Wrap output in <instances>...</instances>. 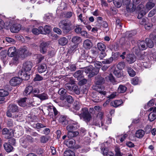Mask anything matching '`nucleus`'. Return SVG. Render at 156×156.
Wrapping results in <instances>:
<instances>
[{
	"instance_id": "nucleus-1",
	"label": "nucleus",
	"mask_w": 156,
	"mask_h": 156,
	"mask_svg": "<svg viewBox=\"0 0 156 156\" xmlns=\"http://www.w3.org/2000/svg\"><path fill=\"white\" fill-rule=\"evenodd\" d=\"M33 64L30 61H27L23 63L22 70L18 73V75L23 80H27L30 78V71Z\"/></svg>"
},
{
	"instance_id": "nucleus-2",
	"label": "nucleus",
	"mask_w": 156,
	"mask_h": 156,
	"mask_svg": "<svg viewBox=\"0 0 156 156\" xmlns=\"http://www.w3.org/2000/svg\"><path fill=\"white\" fill-rule=\"evenodd\" d=\"M79 115L80 119H82L83 120L87 123L89 122L92 119L91 115L87 108H82Z\"/></svg>"
},
{
	"instance_id": "nucleus-3",
	"label": "nucleus",
	"mask_w": 156,
	"mask_h": 156,
	"mask_svg": "<svg viewBox=\"0 0 156 156\" xmlns=\"http://www.w3.org/2000/svg\"><path fill=\"white\" fill-rule=\"evenodd\" d=\"M59 27L62 29L63 33L66 34L69 33L71 30L70 23H68L65 20L61 21L59 23Z\"/></svg>"
},
{
	"instance_id": "nucleus-4",
	"label": "nucleus",
	"mask_w": 156,
	"mask_h": 156,
	"mask_svg": "<svg viewBox=\"0 0 156 156\" xmlns=\"http://www.w3.org/2000/svg\"><path fill=\"white\" fill-rule=\"evenodd\" d=\"M99 72L98 68H94L91 66L86 67L85 70V73L87 74H89L88 76L90 78L97 74Z\"/></svg>"
},
{
	"instance_id": "nucleus-5",
	"label": "nucleus",
	"mask_w": 156,
	"mask_h": 156,
	"mask_svg": "<svg viewBox=\"0 0 156 156\" xmlns=\"http://www.w3.org/2000/svg\"><path fill=\"white\" fill-rule=\"evenodd\" d=\"M92 88L93 90L97 91V92H98L97 94L98 96L101 95L102 97H103L106 94V92L104 91L105 87L103 86L95 85L93 86Z\"/></svg>"
},
{
	"instance_id": "nucleus-6",
	"label": "nucleus",
	"mask_w": 156,
	"mask_h": 156,
	"mask_svg": "<svg viewBox=\"0 0 156 156\" xmlns=\"http://www.w3.org/2000/svg\"><path fill=\"white\" fill-rule=\"evenodd\" d=\"M149 111L152 112L148 115V119L150 122H152L156 119V107H151L149 109Z\"/></svg>"
},
{
	"instance_id": "nucleus-7",
	"label": "nucleus",
	"mask_w": 156,
	"mask_h": 156,
	"mask_svg": "<svg viewBox=\"0 0 156 156\" xmlns=\"http://www.w3.org/2000/svg\"><path fill=\"white\" fill-rule=\"evenodd\" d=\"M18 53L19 56L22 58H24L30 55V53L28 49L26 47H24L22 48H20Z\"/></svg>"
},
{
	"instance_id": "nucleus-8",
	"label": "nucleus",
	"mask_w": 156,
	"mask_h": 156,
	"mask_svg": "<svg viewBox=\"0 0 156 156\" xmlns=\"http://www.w3.org/2000/svg\"><path fill=\"white\" fill-rule=\"evenodd\" d=\"M2 134L5 135L6 139H9L13 136V133L11 130H9L7 128H4L2 131Z\"/></svg>"
},
{
	"instance_id": "nucleus-9",
	"label": "nucleus",
	"mask_w": 156,
	"mask_h": 156,
	"mask_svg": "<svg viewBox=\"0 0 156 156\" xmlns=\"http://www.w3.org/2000/svg\"><path fill=\"white\" fill-rule=\"evenodd\" d=\"M22 80L23 79L21 78H20L19 77H15L12 78L9 83L11 85L15 86L19 85L22 82Z\"/></svg>"
},
{
	"instance_id": "nucleus-10",
	"label": "nucleus",
	"mask_w": 156,
	"mask_h": 156,
	"mask_svg": "<svg viewBox=\"0 0 156 156\" xmlns=\"http://www.w3.org/2000/svg\"><path fill=\"white\" fill-rule=\"evenodd\" d=\"M92 46V44L91 41L87 39L85 40L83 42V47L86 50L90 49Z\"/></svg>"
},
{
	"instance_id": "nucleus-11",
	"label": "nucleus",
	"mask_w": 156,
	"mask_h": 156,
	"mask_svg": "<svg viewBox=\"0 0 156 156\" xmlns=\"http://www.w3.org/2000/svg\"><path fill=\"white\" fill-rule=\"evenodd\" d=\"M21 26L19 24H14L10 28L11 31L13 33H18L21 29Z\"/></svg>"
},
{
	"instance_id": "nucleus-12",
	"label": "nucleus",
	"mask_w": 156,
	"mask_h": 156,
	"mask_svg": "<svg viewBox=\"0 0 156 156\" xmlns=\"http://www.w3.org/2000/svg\"><path fill=\"white\" fill-rule=\"evenodd\" d=\"M43 27L42 26H40L38 28H34L32 29V32L35 34L38 35L40 34H44L45 32L43 30Z\"/></svg>"
},
{
	"instance_id": "nucleus-13",
	"label": "nucleus",
	"mask_w": 156,
	"mask_h": 156,
	"mask_svg": "<svg viewBox=\"0 0 156 156\" xmlns=\"http://www.w3.org/2000/svg\"><path fill=\"white\" fill-rule=\"evenodd\" d=\"M48 45V43L47 42H43L41 43L40 45V51L41 53L44 54L46 52V48Z\"/></svg>"
},
{
	"instance_id": "nucleus-14",
	"label": "nucleus",
	"mask_w": 156,
	"mask_h": 156,
	"mask_svg": "<svg viewBox=\"0 0 156 156\" xmlns=\"http://www.w3.org/2000/svg\"><path fill=\"white\" fill-rule=\"evenodd\" d=\"M33 87L31 86H29L25 89L23 95L24 96H28L31 94L32 96Z\"/></svg>"
},
{
	"instance_id": "nucleus-15",
	"label": "nucleus",
	"mask_w": 156,
	"mask_h": 156,
	"mask_svg": "<svg viewBox=\"0 0 156 156\" xmlns=\"http://www.w3.org/2000/svg\"><path fill=\"white\" fill-rule=\"evenodd\" d=\"M16 52V48L15 47H11L9 48L7 51V54L9 56L12 57L15 56Z\"/></svg>"
},
{
	"instance_id": "nucleus-16",
	"label": "nucleus",
	"mask_w": 156,
	"mask_h": 156,
	"mask_svg": "<svg viewBox=\"0 0 156 156\" xmlns=\"http://www.w3.org/2000/svg\"><path fill=\"white\" fill-rule=\"evenodd\" d=\"M83 71L82 70H78L76 71L73 74L74 76L77 79L80 80L83 78L84 76L83 74Z\"/></svg>"
},
{
	"instance_id": "nucleus-17",
	"label": "nucleus",
	"mask_w": 156,
	"mask_h": 156,
	"mask_svg": "<svg viewBox=\"0 0 156 156\" xmlns=\"http://www.w3.org/2000/svg\"><path fill=\"white\" fill-rule=\"evenodd\" d=\"M137 45L139 49L141 50H144L147 48L146 43L144 41H138Z\"/></svg>"
},
{
	"instance_id": "nucleus-18",
	"label": "nucleus",
	"mask_w": 156,
	"mask_h": 156,
	"mask_svg": "<svg viewBox=\"0 0 156 156\" xmlns=\"http://www.w3.org/2000/svg\"><path fill=\"white\" fill-rule=\"evenodd\" d=\"M126 61L130 64L136 61L134 56L132 54H129L127 55L126 58Z\"/></svg>"
},
{
	"instance_id": "nucleus-19",
	"label": "nucleus",
	"mask_w": 156,
	"mask_h": 156,
	"mask_svg": "<svg viewBox=\"0 0 156 156\" xmlns=\"http://www.w3.org/2000/svg\"><path fill=\"white\" fill-rule=\"evenodd\" d=\"M131 0H122L123 5L126 6V9L128 12H130L131 11V6H130V2Z\"/></svg>"
},
{
	"instance_id": "nucleus-20",
	"label": "nucleus",
	"mask_w": 156,
	"mask_h": 156,
	"mask_svg": "<svg viewBox=\"0 0 156 156\" xmlns=\"http://www.w3.org/2000/svg\"><path fill=\"white\" fill-rule=\"evenodd\" d=\"M8 108L9 110L12 112H17L19 111L18 106L15 104L9 105Z\"/></svg>"
},
{
	"instance_id": "nucleus-21",
	"label": "nucleus",
	"mask_w": 156,
	"mask_h": 156,
	"mask_svg": "<svg viewBox=\"0 0 156 156\" xmlns=\"http://www.w3.org/2000/svg\"><path fill=\"white\" fill-rule=\"evenodd\" d=\"M5 150L8 152H10L12 151L13 147L8 143H6L3 145Z\"/></svg>"
},
{
	"instance_id": "nucleus-22",
	"label": "nucleus",
	"mask_w": 156,
	"mask_h": 156,
	"mask_svg": "<svg viewBox=\"0 0 156 156\" xmlns=\"http://www.w3.org/2000/svg\"><path fill=\"white\" fill-rule=\"evenodd\" d=\"M92 97V101L95 102H98L101 101V99L100 98V97L101 98H102L101 95L98 96L97 95V92H96L94 93V94H93V95Z\"/></svg>"
},
{
	"instance_id": "nucleus-23",
	"label": "nucleus",
	"mask_w": 156,
	"mask_h": 156,
	"mask_svg": "<svg viewBox=\"0 0 156 156\" xmlns=\"http://www.w3.org/2000/svg\"><path fill=\"white\" fill-rule=\"evenodd\" d=\"M145 134L144 131L142 129H139L136 133V136L139 138H142Z\"/></svg>"
},
{
	"instance_id": "nucleus-24",
	"label": "nucleus",
	"mask_w": 156,
	"mask_h": 156,
	"mask_svg": "<svg viewBox=\"0 0 156 156\" xmlns=\"http://www.w3.org/2000/svg\"><path fill=\"white\" fill-rule=\"evenodd\" d=\"M81 41V37L77 36H73L72 39V42L76 44H79Z\"/></svg>"
},
{
	"instance_id": "nucleus-25",
	"label": "nucleus",
	"mask_w": 156,
	"mask_h": 156,
	"mask_svg": "<svg viewBox=\"0 0 156 156\" xmlns=\"http://www.w3.org/2000/svg\"><path fill=\"white\" fill-rule=\"evenodd\" d=\"M50 137L46 135H43L40 138V142L41 143L45 144L49 140Z\"/></svg>"
},
{
	"instance_id": "nucleus-26",
	"label": "nucleus",
	"mask_w": 156,
	"mask_h": 156,
	"mask_svg": "<svg viewBox=\"0 0 156 156\" xmlns=\"http://www.w3.org/2000/svg\"><path fill=\"white\" fill-rule=\"evenodd\" d=\"M79 133L77 131H70L68 132L67 137L69 138H72L76 137L78 135Z\"/></svg>"
},
{
	"instance_id": "nucleus-27",
	"label": "nucleus",
	"mask_w": 156,
	"mask_h": 156,
	"mask_svg": "<svg viewBox=\"0 0 156 156\" xmlns=\"http://www.w3.org/2000/svg\"><path fill=\"white\" fill-rule=\"evenodd\" d=\"M122 101L121 100H115L111 103V105L115 107H117L122 104Z\"/></svg>"
},
{
	"instance_id": "nucleus-28",
	"label": "nucleus",
	"mask_w": 156,
	"mask_h": 156,
	"mask_svg": "<svg viewBox=\"0 0 156 156\" xmlns=\"http://www.w3.org/2000/svg\"><path fill=\"white\" fill-rule=\"evenodd\" d=\"M68 40L66 38L62 37L58 40V44L62 46L66 45L68 43Z\"/></svg>"
},
{
	"instance_id": "nucleus-29",
	"label": "nucleus",
	"mask_w": 156,
	"mask_h": 156,
	"mask_svg": "<svg viewBox=\"0 0 156 156\" xmlns=\"http://www.w3.org/2000/svg\"><path fill=\"white\" fill-rule=\"evenodd\" d=\"M12 58V60L9 62V65H17L19 62V57L17 56H15Z\"/></svg>"
},
{
	"instance_id": "nucleus-30",
	"label": "nucleus",
	"mask_w": 156,
	"mask_h": 156,
	"mask_svg": "<svg viewBox=\"0 0 156 156\" xmlns=\"http://www.w3.org/2000/svg\"><path fill=\"white\" fill-rule=\"evenodd\" d=\"M27 99V98L26 97L21 98L18 101V103L19 105L23 107L26 106L27 103L26 101Z\"/></svg>"
},
{
	"instance_id": "nucleus-31",
	"label": "nucleus",
	"mask_w": 156,
	"mask_h": 156,
	"mask_svg": "<svg viewBox=\"0 0 156 156\" xmlns=\"http://www.w3.org/2000/svg\"><path fill=\"white\" fill-rule=\"evenodd\" d=\"M0 54L1 55V59L5 64L6 63L7 61L6 51H2Z\"/></svg>"
},
{
	"instance_id": "nucleus-32",
	"label": "nucleus",
	"mask_w": 156,
	"mask_h": 156,
	"mask_svg": "<svg viewBox=\"0 0 156 156\" xmlns=\"http://www.w3.org/2000/svg\"><path fill=\"white\" fill-rule=\"evenodd\" d=\"M46 66L45 64L39 65L37 68L38 72L40 73L44 72L46 70Z\"/></svg>"
},
{
	"instance_id": "nucleus-33",
	"label": "nucleus",
	"mask_w": 156,
	"mask_h": 156,
	"mask_svg": "<svg viewBox=\"0 0 156 156\" xmlns=\"http://www.w3.org/2000/svg\"><path fill=\"white\" fill-rule=\"evenodd\" d=\"M60 123L64 126L66 125L68 123V121L66 120V118L63 116H61L58 119Z\"/></svg>"
},
{
	"instance_id": "nucleus-34",
	"label": "nucleus",
	"mask_w": 156,
	"mask_h": 156,
	"mask_svg": "<svg viewBox=\"0 0 156 156\" xmlns=\"http://www.w3.org/2000/svg\"><path fill=\"white\" fill-rule=\"evenodd\" d=\"M97 46L99 50L102 52L105 51L106 46L104 44L101 42L98 43L97 44Z\"/></svg>"
},
{
	"instance_id": "nucleus-35",
	"label": "nucleus",
	"mask_w": 156,
	"mask_h": 156,
	"mask_svg": "<svg viewBox=\"0 0 156 156\" xmlns=\"http://www.w3.org/2000/svg\"><path fill=\"white\" fill-rule=\"evenodd\" d=\"M79 126L77 125L73 126L72 124H69L66 127V129L68 132L70 131H73L78 128Z\"/></svg>"
},
{
	"instance_id": "nucleus-36",
	"label": "nucleus",
	"mask_w": 156,
	"mask_h": 156,
	"mask_svg": "<svg viewBox=\"0 0 156 156\" xmlns=\"http://www.w3.org/2000/svg\"><path fill=\"white\" fill-rule=\"evenodd\" d=\"M37 97L41 100H44L47 99L48 98V96L47 94L43 93L37 95Z\"/></svg>"
},
{
	"instance_id": "nucleus-37",
	"label": "nucleus",
	"mask_w": 156,
	"mask_h": 156,
	"mask_svg": "<svg viewBox=\"0 0 156 156\" xmlns=\"http://www.w3.org/2000/svg\"><path fill=\"white\" fill-rule=\"evenodd\" d=\"M129 75L131 77H133L136 75L135 71L130 67H127L126 69Z\"/></svg>"
},
{
	"instance_id": "nucleus-38",
	"label": "nucleus",
	"mask_w": 156,
	"mask_h": 156,
	"mask_svg": "<svg viewBox=\"0 0 156 156\" xmlns=\"http://www.w3.org/2000/svg\"><path fill=\"white\" fill-rule=\"evenodd\" d=\"M64 156H75L74 152L70 150L65 151L63 153Z\"/></svg>"
},
{
	"instance_id": "nucleus-39",
	"label": "nucleus",
	"mask_w": 156,
	"mask_h": 156,
	"mask_svg": "<svg viewBox=\"0 0 156 156\" xmlns=\"http://www.w3.org/2000/svg\"><path fill=\"white\" fill-rule=\"evenodd\" d=\"M105 82V80L102 77L99 76L97 78L96 83V85H100L104 83Z\"/></svg>"
},
{
	"instance_id": "nucleus-40",
	"label": "nucleus",
	"mask_w": 156,
	"mask_h": 156,
	"mask_svg": "<svg viewBox=\"0 0 156 156\" xmlns=\"http://www.w3.org/2000/svg\"><path fill=\"white\" fill-rule=\"evenodd\" d=\"M145 41L147 42V46H148L149 48H152L154 46V42L153 41H152V40L147 38L146 39Z\"/></svg>"
},
{
	"instance_id": "nucleus-41",
	"label": "nucleus",
	"mask_w": 156,
	"mask_h": 156,
	"mask_svg": "<svg viewBox=\"0 0 156 156\" xmlns=\"http://www.w3.org/2000/svg\"><path fill=\"white\" fill-rule=\"evenodd\" d=\"M127 88L124 85H120L118 88V91L120 93H123L127 90Z\"/></svg>"
},
{
	"instance_id": "nucleus-42",
	"label": "nucleus",
	"mask_w": 156,
	"mask_h": 156,
	"mask_svg": "<svg viewBox=\"0 0 156 156\" xmlns=\"http://www.w3.org/2000/svg\"><path fill=\"white\" fill-rule=\"evenodd\" d=\"M155 5L154 3L149 2H147L146 5V9H147V10H149L153 8L155 6Z\"/></svg>"
},
{
	"instance_id": "nucleus-43",
	"label": "nucleus",
	"mask_w": 156,
	"mask_h": 156,
	"mask_svg": "<svg viewBox=\"0 0 156 156\" xmlns=\"http://www.w3.org/2000/svg\"><path fill=\"white\" fill-rule=\"evenodd\" d=\"M74 92L75 94H80V91L78 88V87L76 85L73 86V88L71 92V93L73 92Z\"/></svg>"
},
{
	"instance_id": "nucleus-44",
	"label": "nucleus",
	"mask_w": 156,
	"mask_h": 156,
	"mask_svg": "<svg viewBox=\"0 0 156 156\" xmlns=\"http://www.w3.org/2000/svg\"><path fill=\"white\" fill-rule=\"evenodd\" d=\"M113 74L117 77H120L122 75L121 71L119 69H115L113 72Z\"/></svg>"
},
{
	"instance_id": "nucleus-45",
	"label": "nucleus",
	"mask_w": 156,
	"mask_h": 156,
	"mask_svg": "<svg viewBox=\"0 0 156 156\" xmlns=\"http://www.w3.org/2000/svg\"><path fill=\"white\" fill-rule=\"evenodd\" d=\"M101 126L100 125V123H99V122H94V121L92 123V125L98 126L99 127H100L101 126L102 127L103 129L105 128V129H107V127L106 128L105 127V126L104 125V124L102 122V121H101Z\"/></svg>"
},
{
	"instance_id": "nucleus-46",
	"label": "nucleus",
	"mask_w": 156,
	"mask_h": 156,
	"mask_svg": "<svg viewBox=\"0 0 156 156\" xmlns=\"http://www.w3.org/2000/svg\"><path fill=\"white\" fill-rule=\"evenodd\" d=\"M9 94L8 92L3 89L0 90V97H4Z\"/></svg>"
},
{
	"instance_id": "nucleus-47",
	"label": "nucleus",
	"mask_w": 156,
	"mask_h": 156,
	"mask_svg": "<svg viewBox=\"0 0 156 156\" xmlns=\"http://www.w3.org/2000/svg\"><path fill=\"white\" fill-rule=\"evenodd\" d=\"M65 87L66 88V90H67L68 91H69V93L71 94L73 86L69 83H67L65 85Z\"/></svg>"
},
{
	"instance_id": "nucleus-48",
	"label": "nucleus",
	"mask_w": 156,
	"mask_h": 156,
	"mask_svg": "<svg viewBox=\"0 0 156 156\" xmlns=\"http://www.w3.org/2000/svg\"><path fill=\"white\" fill-rule=\"evenodd\" d=\"M28 143H32L34 141L33 138L30 136L27 135L23 137Z\"/></svg>"
},
{
	"instance_id": "nucleus-49",
	"label": "nucleus",
	"mask_w": 156,
	"mask_h": 156,
	"mask_svg": "<svg viewBox=\"0 0 156 156\" xmlns=\"http://www.w3.org/2000/svg\"><path fill=\"white\" fill-rule=\"evenodd\" d=\"M22 145L24 148H26L29 145V143L26 140L23 138L21 140Z\"/></svg>"
},
{
	"instance_id": "nucleus-50",
	"label": "nucleus",
	"mask_w": 156,
	"mask_h": 156,
	"mask_svg": "<svg viewBox=\"0 0 156 156\" xmlns=\"http://www.w3.org/2000/svg\"><path fill=\"white\" fill-rule=\"evenodd\" d=\"M44 19L47 21H48L52 19V14L50 13H47L45 15L44 17Z\"/></svg>"
},
{
	"instance_id": "nucleus-51",
	"label": "nucleus",
	"mask_w": 156,
	"mask_h": 156,
	"mask_svg": "<svg viewBox=\"0 0 156 156\" xmlns=\"http://www.w3.org/2000/svg\"><path fill=\"white\" fill-rule=\"evenodd\" d=\"M51 29V27L50 26L46 25L44 26V28H43V30L44 31V32H45L44 34H46L47 33L49 32Z\"/></svg>"
},
{
	"instance_id": "nucleus-52",
	"label": "nucleus",
	"mask_w": 156,
	"mask_h": 156,
	"mask_svg": "<svg viewBox=\"0 0 156 156\" xmlns=\"http://www.w3.org/2000/svg\"><path fill=\"white\" fill-rule=\"evenodd\" d=\"M108 78L110 81L113 84H116V81L112 74H110L109 75Z\"/></svg>"
},
{
	"instance_id": "nucleus-53",
	"label": "nucleus",
	"mask_w": 156,
	"mask_h": 156,
	"mask_svg": "<svg viewBox=\"0 0 156 156\" xmlns=\"http://www.w3.org/2000/svg\"><path fill=\"white\" fill-rule=\"evenodd\" d=\"M81 79L78 80H79V84L80 85H84L86 84L87 82V80L83 77V78H81Z\"/></svg>"
},
{
	"instance_id": "nucleus-54",
	"label": "nucleus",
	"mask_w": 156,
	"mask_h": 156,
	"mask_svg": "<svg viewBox=\"0 0 156 156\" xmlns=\"http://www.w3.org/2000/svg\"><path fill=\"white\" fill-rule=\"evenodd\" d=\"M46 127L45 125L41 123H37L35 124V128L37 129H39L41 128L45 127Z\"/></svg>"
},
{
	"instance_id": "nucleus-55",
	"label": "nucleus",
	"mask_w": 156,
	"mask_h": 156,
	"mask_svg": "<svg viewBox=\"0 0 156 156\" xmlns=\"http://www.w3.org/2000/svg\"><path fill=\"white\" fill-rule=\"evenodd\" d=\"M113 60V57H111L110 58L105 59L102 62L103 64H110L111 63Z\"/></svg>"
},
{
	"instance_id": "nucleus-56",
	"label": "nucleus",
	"mask_w": 156,
	"mask_h": 156,
	"mask_svg": "<svg viewBox=\"0 0 156 156\" xmlns=\"http://www.w3.org/2000/svg\"><path fill=\"white\" fill-rule=\"evenodd\" d=\"M113 3L115 6L118 8H120L122 5V4L119 1V0H114Z\"/></svg>"
},
{
	"instance_id": "nucleus-57",
	"label": "nucleus",
	"mask_w": 156,
	"mask_h": 156,
	"mask_svg": "<svg viewBox=\"0 0 156 156\" xmlns=\"http://www.w3.org/2000/svg\"><path fill=\"white\" fill-rule=\"evenodd\" d=\"M137 65L142 69L143 67H144L145 68H147L148 67V66L147 63L144 62H140V63H138Z\"/></svg>"
},
{
	"instance_id": "nucleus-58",
	"label": "nucleus",
	"mask_w": 156,
	"mask_h": 156,
	"mask_svg": "<svg viewBox=\"0 0 156 156\" xmlns=\"http://www.w3.org/2000/svg\"><path fill=\"white\" fill-rule=\"evenodd\" d=\"M66 90L64 88H62L58 90V93L60 95L63 96L66 93Z\"/></svg>"
},
{
	"instance_id": "nucleus-59",
	"label": "nucleus",
	"mask_w": 156,
	"mask_h": 156,
	"mask_svg": "<svg viewBox=\"0 0 156 156\" xmlns=\"http://www.w3.org/2000/svg\"><path fill=\"white\" fill-rule=\"evenodd\" d=\"M139 81V79L137 77H135L131 80L132 83L134 85L137 84Z\"/></svg>"
},
{
	"instance_id": "nucleus-60",
	"label": "nucleus",
	"mask_w": 156,
	"mask_h": 156,
	"mask_svg": "<svg viewBox=\"0 0 156 156\" xmlns=\"http://www.w3.org/2000/svg\"><path fill=\"white\" fill-rule=\"evenodd\" d=\"M75 32L78 34H80L81 32L82 28L80 26H76L75 28Z\"/></svg>"
},
{
	"instance_id": "nucleus-61",
	"label": "nucleus",
	"mask_w": 156,
	"mask_h": 156,
	"mask_svg": "<svg viewBox=\"0 0 156 156\" xmlns=\"http://www.w3.org/2000/svg\"><path fill=\"white\" fill-rule=\"evenodd\" d=\"M60 7L61 9L66 10L67 9V4L64 2H62L61 3Z\"/></svg>"
},
{
	"instance_id": "nucleus-62",
	"label": "nucleus",
	"mask_w": 156,
	"mask_h": 156,
	"mask_svg": "<svg viewBox=\"0 0 156 156\" xmlns=\"http://www.w3.org/2000/svg\"><path fill=\"white\" fill-rule=\"evenodd\" d=\"M77 47V46L76 45H74L71 46L69 50V52L70 53L74 52L76 51Z\"/></svg>"
},
{
	"instance_id": "nucleus-63",
	"label": "nucleus",
	"mask_w": 156,
	"mask_h": 156,
	"mask_svg": "<svg viewBox=\"0 0 156 156\" xmlns=\"http://www.w3.org/2000/svg\"><path fill=\"white\" fill-rule=\"evenodd\" d=\"M43 78L39 74H36L35 77L34 79V81H41L43 80Z\"/></svg>"
},
{
	"instance_id": "nucleus-64",
	"label": "nucleus",
	"mask_w": 156,
	"mask_h": 156,
	"mask_svg": "<svg viewBox=\"0 0 156 156\" xmlns=\"http://www.w3.org/2000/svg\"><path fill=\"white\" fill-rule=\"evenodd\" d=\"M75 141L73 139L69 140V147H73L75 145Z\"/></svg>"
}]
</instances>
